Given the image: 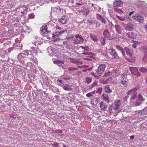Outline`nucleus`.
<instances>
[{"mask_svg":"<svg viewBox=\"0 0 147 147\" xmlns=\"http://www.w3.org/2000/svg\"><path fill=\"white\" fill-rule=\"evenodd\" d=\"M123 2L120 0H115L114 2L113 6L115 11L119 13H123L122 10Z\"/></svg>","mask_w":147,"mask_h":147,"instance_id":"nucleus-1","label":"nucleus"},{"mask_svg":"<svg viewBox=\"0 0 147 147\" xmlns=\"http://www.w3.org/2000/svg\"><path fill=\"white\" fill-rule=\"evenodd\" d=\"M145 96L143 94L141 93L139 94L137 99L134 102V105L136 106L140 105L142 102L145 100Z\"/></svg>","mask_w":147,"mask_h":147,"instance_id":"nucleus-2","label":"nucleus"},{"mask_svg":"<svg viewBox=\"0 0 147 147\" xmlns=\"http://www.w3.org/2000/svg\"><path fill=\"white\" fill-rule=\"evenodd\" d=\"M133 19L140 24H142L144 22V16L143 15H140L139 13H136L132 17Z\"/></svg>","mask_w":147,"mask_h":147,"instance_id":"nucleus-3","label":"nucleus"},{"mask_svg":"<svg viewBox=\"0 0 147 147\" xmlns=\"http://www.w3.org/2000/svg\"><path fill=\"white\" fill-rule=\"evenodd\" d=\"M106 67V66L105 64H100L98 68L95 70V72L98 74H101L104 71Z\"/></svg>","mask_w":147,"mask_h":147,"instance_id":"nucleus-4","label":"nucleus"},{"mask_svg":"<svg viewBox=\"0 0 147 147\" xmlns=\"http://www.w3.org/2000/svg\"><path fill=\"white\" fill-rule=\"evenodd\" d=\"M130 69L133 75L136 76L138 77H139L140 76V74L139 73L137 68L136 67H130Z\"/></svg>","mask_w":147,"mask_h":147,"instance_id":"nucleus-5","label":"nucleus"},{"mask_svg":"<svg viewBox=\"0 0 147 147\" xmlns=\"http://www.w3.org/2000/svg\"><path fill=\"white\" fill-rule=\"evenodd\" d=\"M104 37L106 38L108 40H111L114 39L113 36L111 35L110 32L107 30H105L103 32Z\"/></svg>","mask_w":147,"mask_h":147,"instance_id":"nucleus-6","label":"nucleus"},{"mask_svg":"<svg viewBox=\"0 0 147 147\" xmlns=\"http://www.w3.org/2000/svg\"><path fill=\"white\" fill-rule=\"evenodd\" d=\"M109 52L110 53L111 55L112 56V57L116 59H118L119 57L117 53L116 52L115 50L114 49H110L108 50Z\"/></svg>","mask_w":147,"mask_h":147,"instance_id":"nucleus-7","label":"nucleus"},{"mask_svg":"<svg viewBox=\"0 0 147 147\" xmlns=\"http://www.w3.org/2000/svg\"><path fill=\"white\" fill-rule=\"evenodd\" d=\"M114 105L115 107H113V109L115 110V111H117L118 110H119L121 109L119 107L121 105V101L119 100H116L114 102Z\"/></svg>","mask_w":147,"mask_h":147,"instance_id":"nucleus-8","label":"nucleus"},{"mask_svg":"<svg viewBox=\"0 0 147 147\" xmlns=\"http://www.w3.org/2000/svg\"><path fill=\"white\" fill-rule=\"evenodd\" d=\"M124 49L127 55L130 57H132V56L133 55V52L131 49H129L127 47H125Z\"/></svg>","mask_w":147,"mask_h":147,"instance_id":"nucleus-9","label":"nucleus"},{"mask_svg":"<svg viewBox=\"0 0 147 147\" xmlns=\"http://www.w3.org/2000/svg\"><path fill=\"white\" fill-rule=\"evenodd\" d=\"M127 94H130L132 95L131 99H134L135 97L137 96V92L136 91H134V90H131L128 91Z\"/></svg>","mask_w":147,"mask_h":147,"instance_id":"nucleus-10","label":"nucleus"},{"mask_svg":"<svg viewBox=\"0 0 147 147\" xmlns=\"http://www.w3.org/2000/svg\"><path fill=\"white\" fill-rule=\"evenodd\" d=\"M126 35L127 36V37L131 39L134 40L136 38V34L132 32H129L126 34Z\"/></svg>","mask_w":147,"mask_h":147,"instance_id":"nucleus-11","label":"nucleus"},{"mask_svg":"<svg viewBox=\"0 0 147 147\" xmlns=\"http://www.w3.org/2000/svg\"><path fill=\"white\" fill-rule=\"evenodd\" d=\"M25 55L24 53H20L18 56V60L20 61H24L23 59L25 57Z\"/></svg>","mask_w":147,"mask_h":147,"instance_id":"nucleus-12","label":"nucleus"},{"mask_svg":"<svg viewBox=\"0 0 147 147\" xmlns=\"http://www.w3.org/2000/svg\"><path fill=\"white\" fill-rule=\"evenodd\" d=\"M133 28L134 26L133 24L131 23H129L126 25L125 29L127 30L131 31L133 30Z\"/></svg>","mask_w":147,"mask_h":147,"instance_id":"nucleus-13","label":"nucleus"},{"mask_svg":"<svg viewBox=\"0 0 147 147\" xmlns=\"http://www.w3.org/2000/svg\"><path fill=\"white\" fill-rule=\"evenodd\" d=\"M116 16L119 19L122 21H123L125 20L128 19L129 18V17H128L127 15H125L123 16H120L118 15H117Z\"/></svg>","mask_w":147,"mask_h":147,"instance_id":"nucleus-14","label":"nucleus"},{"mask_svg":"<svg viewBox=\"0 0 147 147\" xmlns=\"http://www.w3.org/2000/svg\"><path fill=\"white\" fill-rule=\"evenodd\" d=\"M67 32V30L66 29L65 30H63L61 31L60 32H59V31H57L56 32H55V35L53 34V35L52 36L53 38V37H55V36H56V37H57V36H58V35L61 34L63 33V32Z\"/></svg>","mask_w":147,"mask_h":147,"instance_id":"nucleus-15","label":"nucleus"},{"mask_svg":"<svg viewBox=\"0 0 147 147\" xmlns=\"http://www.w3.org/2000/svg\"><path fill=\"white\" fill-rule=\"evenodd\" d=\"M125 9L126 11L127 12V13L128 12L129 13L133 10H136L135 7L132 5H131L130 6H127L126 7Z\"/></svg>","mask_w":147,"mask_h":147,"instance_id":"nucleus-16","label":"nucleus"},{"mask_svg":"<svg viewBox=\"0 0 147 147\" xmlns=\"http://www.w3.org/2000/svg\"><path fill=\"white\" fill-rule=\"evenodd\" d=\"M138 115H146L147 114V107H145L143 110L139 111L138 113Z\"/></svg>","mask_w":147,"mask_h":147,"instance_id":"nucleus-17","label":"nucleus"},{"mask_svg":"<svg viewBox=\"0 0 147 147\" xmlns=\"http://www.w3.org/2000/svg\"><path fill=\"white\" fill-rule=\"evenodd\" d=\"M100 107L102 109H106L107 107V105H105L103 102H100Z\"/></svg>","mask_w":147,"mask_h":147,"instance_id":"nucleus-18","label":"nucleus"},{"mask_svg":"<svg viewBox=\"0 0 147 147\" xmlns=\"http://www.w3.org/2000/svg\"><path fill=\"white\" fill-rule=\"evenodd\" d=\"M90 38L94 41L96 42L98 41L97 37L95 34H90Z\"/></svg>","mask_w":147,"mask_h":147,"instance_id":"nucleus-19","label":"nucleus"},{"mask_svg":"<svg viewBox=\"0 0 147 147\" xmlns=\"http://www.w3.org/2000/svg\"><path fill=\"white\" fill-rule=\"evenodd\" d=\"M58 21L61 23L64 24L67 22V20L63 16L61 18L58 20Z\"/></svg>","mask_w":147,"mask_h":147,"instance_id":"nucleus-20","label":"nucleus"},{"mask_svg":"<svg viewBox=\"0 0 147 147\" xmlns=\"http://www.w3.org/2000/svg\"><path fill=\"white\" fill-rule=\"evenodd\" d=\"M84 39L83 38H80L79 39H75L74 40V44L82 43H83Z\"/></svg>","mask_w":147,"mask_h":147,"instance_id":"nucleus-21","label":"nucleus"},{"mask_svg":"<svg viewBox=\"0 0 147 147\" xmlns=\"http://www.w3.org/2000/svg\"><path fill=\"white\" fill-rule=\"evenodd\" d=\"M40 31L42 33H44L45 32L47 31V27L46 25L43 26L40 28Z\"/></svg>","mask_w":147,"mask_h":147,"instance_id":"nucleus-22","label":"nucleus"},{"mask_svg":"<svg viewBox=\"0 0 147 147\" xmlns=\"http://www.w3.org/2000/svg\"><path fill=\"white\" fill-rule=\"evenodd\" d=\"M102 99L105 101L107 102H109V97L108 96L105 94H103L102 95Z\"/></svg>","mask_w":147,"mask_h":147,"instance_id":"nucleus-23","label":"nucleus"},{"mask_svg":"<svg viewBox=\"0 0 147 147\" xmlns=\"http://www.w3.org/2000/svg\"><path fill=\"white\" fill-rule=\"evenodd\" d=\"M63 88L65 90L67 91H71V88H70L68 85L67 84L64 85L63 84Z\"/></svg>","mask_w":147,"mask_h":147,"instance_id":"nucleus-24","label":"nucleus"},{"mask_svg":"<svg viewBox=\"0 0 147 147\" xmlns=\"http://www.w3.org/2000/svg\"><path fill=\"white\" fill-rule=\"evenodd\" d=\"M31 50H30V51H31V53H35V54H36L38 52V51L36 49H35V48L34 47H31Z\"/></svg>","mask_w":147,"mask_h":147,"instance_id":"nucleus-25","label":"nucleus"},{"mask_svg":"<svg viewBox=\"0 0 147 147\" xmlns=\"http://www.w3.org/2000/svg\"><path fill=\"white\" fill-rule=\"evenodd\" d=\"M144 63H147V53H145L142 59Z\"/></svg>","mask_w":147,"mask_h":147,"instance_id":"nucleus-26","label":"nucleus"},{"mask_svg":"<svg viewBox=\"0 0 147 147\" xmlns=\"http://www.w3.org/2000/svg\"><path fill=\"white\" fill-rule=\"evenodd\" d=\"M99 19L100 20L101 22L104 23L105 24H106L108 22L107 21L105 20L104 18L102 17L101 16H100V17H99Z\"/></svg>","mask_w":147,"mask_h":147,"instance_id":"nucleus-27","label":"nucleus"},{"mask_svg":"<svg viewBox=\"0 0 147 147\" xmlns=\"http://www.w3.org/2000/svg\"><path fill=\"white\" fill-rule=\"evenodd\" d=\"M85 82L87 83H90L92 80V79L91 78L87 77L86 78L85 80Z\"/></svg>","mask_w":147,"mask_h":147,"instance_id":"nucleus-28","label":"nucleus"},{"mask_svg":"<svg viewBox=\"0 0 147 147\" xmlns=\"http://www.w3.org/2000/svg\"><path fill=\"white\" fill-rule=\"evenodd\" d=\"M140 71L144 73H146L147 72V69L144 67H141L139 69Z\"/></svg>","mask_w":147,"mask_h":147,"instance_id":"nucleus-29","label":"nucleus"},{"mask_svg":"<svg viewBox=\"0 0 147 147\" xmlns=\"http://www.w3.org/2000/svg\"><path fill=\"white\" fill-rule=\"evenodd\" d=\"M105 90L106 92L109 93H110L112 92V90L110 89L109 87L108 86H106L105 87Z\"/></svg>","mask_w":147,"mask_h":147,"instance_id":"nucleus-30","label":"nucleus"},{"mask_svg":"<svg viewBox=\"0 0 147 147\" xmlns=\"http://www.w3.org/2000/svg\"><path fill=\"white\" fill-rule=\"evenodd\" d=\"M98 99L97 98L93 99L92 100V102H93V105H96L98 102Z\"/></svg>","mask_w":147,"mask_h":147,"instance_id":"nucleus-31","label":"nucleus"},{"mask_svg":"<svg viewBox=\"0 0 147 147\" xmlns=\"http://www.w3.org/2000/svg\"><path fill=\"white\" fill-rule=\"evenodd\" d=\"M88 23L89 24L92 25V24H94L95 23L94 21H92L90 20H88L87 21Z\"/></svg>","mask_w":147,"mask_h":147,"instance_id":"nucleus-32","label":"nucleus"},{"mask_svg":"<svg viewBox=\"0 0 147 147\" xmlns=\"http://www.w3.org/2000/svg\"><path fill=\"white\" fill-rule=\"evenodd\" d=\"M34 15L33 13H32V14L29 15V18L30 19H32L34 18Z\"/></svg>","mask_w":147,"mask_h":147,"instance_id":"nucleus-33","label":"nucleus"},{"mask_svg":"<svg viewBox=\"0 0 147 147\" xmlns=\"http://www.w3.org/2000/svg\"><path fill=\"white\" fill-rule=\"evenodd\" d=\"M125 50L124 49H123V48H122L121 50L120 51L122 54L123 56H124L125 55Z\"/></svg>","mask_w":147,"mask_h":147,"instance_id":"nucleus-34","label":"nucleus"},{"mask_svg":"<svg viewBox=\"0 0 147 147\" xmlns=\"http://www.w3.org/2000/svg\"><path fill=\"white\" fill-rule=\"evenodd\" d=\"M52 145L54 147H57L58 146V144L57 142H55L52 144Z\"/></svg>","mask_w":147,"mask_h":147,"instance_id":"nucleus-35","label":"nucleus"},{"mask_svg":"<svg viewBox=\"0 0 147 147\" xmlns=\"http://www.w3.org/2000/svg\"><path fill=\"white\" fill-rule=\"evenodd\" d=\"M140 88V86L138 85L137 86L134 88L132 89V90H134L135 91H136Z\"/></svg>","mask_w":147,"mask_h":147,"instance_id":"nucleus-36","label":"nucleus"},{"mask_svg":"<svg viewBox=\"0 0 147 147\" xmlns=\"http://www.w3.org/2000/svg\"><path fill=\"white\" fill-rule=\"evenodd\" d=\"M140 88V86L138 85L137 86L134 88L132 89V90H134L135 91H136Z\"/></svg>","mask_w":147,"mask_h":147,"instance_id":"nucleus-37","label":"nucleus"},{"mask_svg":"<svg viewBox=\"0 0 147 147\" xmlns=\"http://www.w3.org/2000/svg\"><path fill=\"white\" fill-rule=\"evenodd\" d=\"M73 36L72 35H70L69 36H68L66 37V38L67 40L73 38Z\"/></svg>","mask_w":147,"mask_h":147,"instance_id":"nucleus-38","label":"nucleus"},{"mask_svg":"<svg viewBox=\"0 0 147 147\" xmlns=\"http://www.w3.org/2000/svg\"><path fill=\"white\" fill-rule=\"evenodd\" d=\"M143 51L145 53H147V47H146L143 48Z\"/></svg>","mask_w":147,"mask_h":147,"instance_id":"nucleus-39","label":"nucleus"},{"mask_svg":"<svg viewBox=\"0 0 147 147\" xmlns=\"http://www.w3.org/2000/svg\"><path fill=\"white\" fill-rule=\"evenodd\" d=\"M84 15H85L86 16H87L89 14L88 11V9H86L84 11Z\"/></svg>","mask_w":147,"mask_h":147,"instance_id":"nucleus-40","label":"nucleus"},{"mask_svg":"<svg viewBox=\"0 0 147 147\" xmlns=\"http://www.w3.org/2000/svg\"><path fill=\"white\" fill-rule=\"evenodd\" d=\"M126 82V81H125V80L121 81L122 84L125 86H126L127 85Z\"/></svg>","mask_w":147,"mask_h":147,"instance_id":"nucleus-41","label":"nucleus"},{"mask_svg":"<svg viewBox=\"0 0 147 147\" xmlns=\"http://www.w3.org/2000/svg\"><path fill=\"white\" fill-rule=\"evenodd\" d=\"M75 37L76 38H82V36L81 35H79V34L76 35L75 36Z\"/></svg>","mask_w":147,"mask_h":147,"instance_id":"nucleus-42","label":"nucleus"},{"mask_svg":"<svg viewBox=\"0 0 147 147\" xmlns=\"http://www.w3.org/2000/svg\"><path fill=\"white\" fill-rule=\"evenodd\" d=\"M121 109H119V110H118L117 111L116 113L114 114L113 115V116L114 117H116V116L117 115H118V114L121 111Z\"/></svg>","mask_w":147,"mask_h":147,"instance_id":"nucleus-43","label":"nucleus"},{"mask_svg":"<svg viewBox=\"0 0 147 147\" xmlns=\"http://www.w3.org/2000/svg\"><path fill=\"white\" fill-rule=\"evenodd\" d=\"M92 92H89L86 94V96L88 97H90L91 96H92Z\"/></svg>","mask_w":147,"mask_h":147,"instance_id":"nucleus-44","label":"nucleus"},{"mask_svg":"<svg viewBox=\"0 0 147 147\" xmlns=\"http://www.w3.org/2000/svg\"><path fill=\"white\" fill-rule=\"evenodd\" d=\"M116 48L119 51H120L122 48L121 46L117 45L116 46Z\"/></svg>","mask_w":147,"mask_h":147,"instance_id":"nucleus-45","label":"nucleus"},{"mask_svg":"<svg viewBox=\"0 0 147 147\" xmlns=\"http://www.w3.org/2000/svg\"><path fill=\"white\" fill-rule=\"evenodd\" d=\"M128 97L129 96H125L123 98V100L125 102H127V100Z\"/></svg>","mask_w":147,"mask_h":147,"instance_id":"nucleus-46","label":"nucleus"},{"mask_svg":"<svg viewBox=\"0 0 147 147\" xmlns=\"http://www.w3.org/2000/svg\"><path fill=\"white\" fill-rule=\"evenodd\" d=\"M96 24V27H98L100 25V24L99 22H97L96 23H95Z\"/></svg>","mask_w":147,"mask_h":147,"instance_id":"nucleus-47","label":"nucleus"},{"mask_svg":"<svg viewBox=\"0 0 147 147\" xmlns=\"http://www.w3.org/2000/svg\"><path fill=\"white\" fill-rule=\"evenodd\" d=\"M138 2L140 4H142V3H144V4H145V5H147V4L146 3H145L144 1H138Z\"/></svg>","mask_w":147,"mask_h":147,"instance_id":"nucleus-48","label":"nucleus"},{"mask_svg":"<svg viewBox=\"0 0 147 147\" xmlns=\"http://www.w3.org/2000/svg\"><path fill=\"white\" fill-rule=\"evenodd\" d=\"M119 26H118L117 27H116V30L118 33L120 32L119 30Z\"/></svg>","mask_w":147,"mask_h":147,"instance_id":"nucleus-49","label":"nucleus"},{"mask_svg":"<svg viewBox=\"0 0 147 147\" xmlns=\"http://www.w3.org/2000/svg\"><path fill=\"white\" fill-rule=\"evenodd\" d=\"M134 10H133L132 11H131L130 12H129V16H131V15H132L134 13L135 11H134Z\"/></svg>","mask_w":147,"mask_h":147,"instance_id":"nucleus-50","label":"nucleus"},{"mask_svg":"<svg viewBox=\"0 0 147 147\" xmlns=\"http://www.w3.org/2000/svg\"><path fill=\"white\" fill-rule=\"evenodd\" d=\"M113 106H109V112H111L112 110V109L113 108Z\"/></svg>","mask_w":147,"mask_h":147,"instance_id":"nucleus-51","label":"nucleus"},{"mask_svg":"<svg viewBox=\"0 0 147 147\" xmlns=\"http://www.w3.org/2000/svg\"><path fill=\"white\" fill-rule=\"evenodd\" d=\"M53 63L55 64H59V61L58 60L55 61H54Z\"/></svg>","mask_w":147,"mask_h":147,"instance_id":"nucleus-52","label":"nucleus"},{"mask_svg":"<svg viewBox=\"0 0 147 147\" xmlns=\"http://www.w3.org/2000/svg\"><path fill=\"white\" fill-rule=\"evenodd\" d=\"M91 53H86V52H85V50L84 51V52L83 53V54H84L85 55H90L91 54Z\"/></svg>","mask_w":147,"mask_h":147,"instance_id":"nucleus-53","label":"nucleus"},{"mask_svg":"<svg viewBox=\"0 0 147 147\" xmlns=\"http://www.w3.org/2000/svg\"><path fill=\"white\" fill-rule=\"evenodd\" d=\"M55 27H56V28L57 29H59L60 30H61V27H60L58 25H56Z\"/></svg>","mask_w":147,"mask_h":147,"instance_id":"nucleus-54","label":"nucleus"},{"mask_svg":"<svg viewBox=\"0 0 147 147\" xmlns=\"http://www.w3.org/2000/svg\"><path fill=\"white\" fill-rule=\"evenodd\" d=\"M58 66L61 67L63 69H65V66L63 65H58Z\"/></svg>","mask_w":147,"mask_h":147,"instance_id":"nucleus-55","label":"nucleus"},{"mask_svg":"<svg viewBox=\"0 0 147 147\" xmlns=\"http://www.w3.org/2000/svg\"><path fill=\"white\" fill-rule=\"evenodd\" d=\"M62 80H59L58 81V83L59 84L61 85V83L62 84Z\"/></svg>","mask_w":147,"mask_h":147,"instance_id":"nucleus-56","label":"nucleus"},{"mask_svg":"<svg viewBox=\"0 0 147 147\" xmlns=\"http://www.w3.org/2000/svg\"><path fill=\"white\" fill-rule=\"evenodd\" d=\"M132 47L134 48H135L136 47V44H134L132 45Z\"/></svg>","mask_w":147,"mask_h":147,"instance_id":"nucleus-57","label":"nucleus"},{"mask_svg":"<svg viewBox=\"0 0 147 147\" xmlns=\"http://www.w3.org/2000/svg\"><path fill=\"white\" fill-rule=\"evenodd\" d=\"M59 11L61 13H63V10L62 9H59Z\"/></svg>","mask_w":147,"mask_h":147,"instance_id":"nucleus-58","label":"nucleus"},{"mask_svg":"<svg viewBox=\"0 0 147 147\" xmlns=\"http://www.w3.org/2000/svg\"><path fill=\"white\" fill-rule=\"evenodd\" d=\"M63 78L66 80H68L70 79V78Z\"/></svg>","mask_w":147,"mask_h":147,"instance_id":"nucleus-59","label":"nucleus"},{"mask_svg":"<svg viewBox=\"0 0 147 147\" xmlns=\"http://www.w3.org/2000/svg\"><path fill=\"white\" fill-rule=\"evenodd\" d=\"M105 40L103 39L102 42V45H105Z\"/></svg>","mask_w":147,"mask_h":147,"instance_id":"nucleus-60","label":"nucleus"},{"mask_svg":"<svg viewBox=\"0 0 147 147\" xmlns=\"http://www.w3.org/2000/svg\"><path fill=\"white\" fill-rule=\"evenodd\" d=\"M64 61H59V64H64Z\"/></svg>","mask_w":147,"mask_h":147,"instance_id":"nucleus-61","label":"nucleus"},{"mask_svg":"<svg viewBox=\"0 0 147 147\" xmlns=\"http://www.w3.org/2000/svg\"><path fill=\"white\" fill-rule=\"evenodd\" d=\"M134 138V136H131L130 137V139H133Z\"/></svg>","mask_w":147,"mask_h":147,"instance_id":"nucleus-62","label":"nucleus"},{"mask_svg":"<svg viewBox=\"0 0 147 147\" xmlns=\"http://www.w3.org/2000/svg\"><path fill=\"white\" fill-rule=\"evenodd\" d=\"M96 83H94V84H93L92 85V87H93L94 86L96 85Z\"/></svg>","mask_w":147,"mask_h":147,"instance_id":"nucleus-63","label":"nucleus"},{"mask_svg":"<svg viewBox=\"0 0 147 147\" xmlns=\"http://www.w3.org/2000/svg\"><path fill=\"white\" fill-rule=\"evenodd\" d=\"M67 43V42L66 41H64L63 42V44L64 45H65Z\"/></svg>","mask_w":147,"mask_h":147,"instance_id":"nucleus-64","label":"nucleus"}]
</instances>
